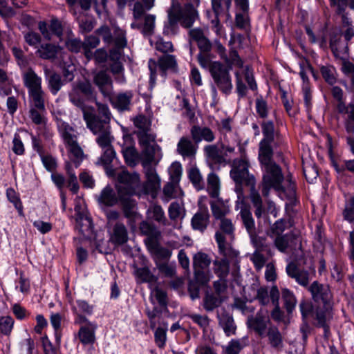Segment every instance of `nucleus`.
Returning <instances> with one entry per match:
<instances>
[{
  "instance_id": "58836bf2",
  "label": "nucleus",
  "mask_w": 354,
  "mask_h": 354,
  "mask_svg": "<svg viewBox=\"0 0 354 354\" xmlns=\"http://www.w3.org/2000/svg\"><path fill=\"white\" fill-rule=\"evenodd\" d=\"M58 129L66 145L77 141L75 129L68 123L65 122H59Z\"/></svg>"
},
{
  "instance_id": "a19ab883",
  "label": "nucleus",
  "mask_w": 354,
  "mask_h": 354,
  "mask_svg": "<svg viewBox=\"0 0 354 354\" xmlns=\"http://www.w3.org/2000/svg\"><path fill=\"white\" fill-rule=\"evenodd\" d=\"M221 296L207 292L203 299V308L207 312L213 311L223 303Z\"/></svg>"
},
{
  "instance_id": "a18cd8bd",
  "label": "nucleus",
  "mask_w": 354,
  "mask_h": 354,
  "mask_svg": "<svg viewBox=\"0 0 354 354\" xmlns=\"http://www.w3.org/2000/svg\"><path fill=\"white\" fill-rule=\"evenodd\" d=\"M281 296L283 301L284 308L288 314H291L297 305V299L293 292L288 288L281 290Z\"/></svg>"
},
{
  "instance_id": "ea45409f",
  "label": "nucleus",
  "mask_w": 354,
  "mask_h": 354,
  "mask_svg": "<svg viewBox=\"0 0 354 354\" xmlns=\"http://www.w3.org/2000/svg\"><path fill=\"white\" fill-rule=\"evenodd\" d=\"M210 202L211 210L213 216L216 220L225 218V216L230 212L228 205H227L221 198Z\"/></svg>"
},
{
  "instance_id": "6e6552de",
  "label": "nucleus",
  "mask_w": 354,
  "mask_h": 354,
  "mask_svg": "<svg viewBox=\"0 0 354 354\" xmlns=\"http://www.w3.org/2000/svg\"><path fill=\"white\" fill-rule=\"evenodd\" d=\"M230 68L218 62H213L210 66V74L216 86L226 95L231 93L233 88Z\"/></svg>"
},
{
  "instance_id": "f8f14e48",
  "label": "nucleus",
  "mask_w": 354,
  "mask_h": 354,
  "mask_svg": "<svg viewBox=\"0 0 354 354\" xmlns=\"http://www.w3.org/2000/svg\"><path fill=\"white\" fill-rule=\"evenodd\" d=\"M146 180L144 183H140L142 195H153L160 187V179L158 176L156 169L151 165L143 167Z\"/></svg>"
},
{
  "instance_id": "a211bd4d",
  "label": "nucleus",
  "mask_w": 354,
  "mask_h": 354,
  "mask_svg": "<svg viewBox=\"0 0 354 354\" xmlns=\"http://www.w3.org/2000/svg\"><path fill=\"white\" fill-rule=\"evenodd\" d=\"M314 317L317 322V326L324 328V336L328 337L330 334V327L328 322L332 318L330 304L323 305L322 307H317Z\"/></svg>"
},
{
  "instance_id": "c756f323",
  "label": "nucleus",
  "mask_w": 354,
  "mask_h": 354,
  "mask_svg": "<svg viewBox=\"0 0 354 354\" xmlns=\"http://www.w3.org/2000/svg\"><path fill=\"white\" fill-rule=\"evenodd\" d=\"M266 335L268 337V344L275 351H281L283 346V337L278 328L272 326H270L266 332Z\"/></svg>"
},
{
  "instance_id": "e433bc0d",
  "label": "nucleus",
  "mask_w": 354,
  "mask_h": 354,
  "mask_svg": "<svg viewBox=\"0 0 354 354\" xmlns=\"http://www.w3.org/2000/svg\"><path fill=\"white\" fill-rule=\"evenodd\" d=\"M211 3L215 15H225L227 19L231 17L229 10L232 6V0H211Z\"/></svg>"
},
{
  "instance_id": "338daca9",
  "label": "nucleus",
  "mask_w": 354,
  "mask_h": 354,
  "mask_svg": "<svg viewBox=\"0 0 354 354\" xmlns=\"http://www.w3.org/2000/svg\"><path fill=\"white\" fill-rule=\"evenodd\" d=\"M189 317L196 324L204 333L207 332V328L209 326L210 319L207 315H201L199 314H190Z\"/></svg>"
},
{
  "instance_id": "ddd939ff",
  "label": "nucleus",
  "mask_w": 354,
  "mask_h": 354,
  "mask_svg": "<svg viewBox=\"0 0 354 354\" xmlns=\"http://www.w3.org/2000/svg\"><path fill=\"white\" fill-rule=\"evenodd\" d=\"M308 290L315 303L323 305L330 304L332 295L328 286L315 281L308 287Z\"/></svg>"
},
{
  "instance_id": "b1692460",
  "label": "nucleus",
  "mask_w": 354,
  "mask_h": 354,
  "mask_svg": "<svg viewBox=\"0 0 354 354\" xmlns=\"http://www.w3.org/2000/svg\"><path fill=\"white\" fill-rule=\"evenodd\" d=\"M189 36L191 39L196 42L200 52L208 53L212 51V44L211 41L205 35L202 29H190L189 31Z\"/></svg>"
},
{
  "instance_id": "c85d7f7f",
  "label": "nucleus",
  "mask_w": 354,
  "mask_h": 354,
  "mask_svg": "<svg viewBox=\"0 0 354 354\" xmlns=\"http://www.w3.org/2000/svg\"><path fill=\"white\" fill-rule=\"evenodd\" d=\"M96 328L97 325L94 323H89L87 326H81L78 332L80 341L84 345L94 344Z\"/></svg>"
},
{
  "instance_id": "4d7b16f0",
  "label": "nucleus",
  "mask_w": 354,
  "mask_h": 354,
  "mask_svg": "<svg viewBox=\"0 0 354 354\" xmlns=\"http://www.w3.org/2000/svg\"><path fill=\"white\" fill-rule=\"evenodd\" d=\"M136 274L142 282L155 283L158 281V277L147 267L137 268Z\"/></svg>"
},
{
  "instance_id": "7ed1b4c3",
  "label": "nucleus",
  "mask_w": 354,
  "mask_h": 354,
  "mask_svg": "<svg viewBox=\"0 0 354 354\" xmlns=\"http://www.w3.org/2000/svg\"><path fill=\"white\" fill-rule=\"evenodd\" d=\"M69 101L76 107L79 108L83 115L84 121L95 116V109L87 106L86 102L96 101L95 94L91 84L88 81H79L72 84L71 90L68 93Z\"/></svg>"
},
{
  "instance_id": "393cba45",
  "label": "nucleus",
  "mask_w": 354,
  "mask_h": 354,
  "mask_svg": "<svg viewBox=\"0 0 354 354\" xmlns=\"http://www.w3.org/2000/svg\"><path fill=\"white\" fill-rule=\"evenodd\" d=\"M209 223V214L207 207H200L193 216L191 225L194 230L204 232Z\"/></svg>"
},
{
  "instance_id": "864d4df0",
  "label": "nucleus",
  "mask_w": 354,
  "mask_h": 354,
  "mask_svg": "<svg viewBox=\"0 0 354 354\" xmlns=\"http://www.w3.org/2000/svg\"><path fill=\"white\" fill-rule=\"evenodd\" d=\"M122 154L126 163L130 167L136 166L139 160L137 150L133 147H127L122 149Z\"/></svg>"
},
{
  "instance_id": "052dcab7",
  "label": "nucleus",
  "mask_w": 354,
  "mask_h": 354,
  "mask_svg": "<svg viewBox=\"0 0 354 354\" xmlns=\"http://www.w3.org/2000/svg\"><path fill=\"white\" fill-rule=\"evenodd\" d=\"M95 33L100 35L106 44L109 45L115 42V29L112 33L108 26H102L95 30Z\"/></svg>"
},
{
  "instance_id": "6ab92c4d",
  "label": "nucleus",
  "mask_w": 354,
  "mask_h": 354,
  "mask_svg": "<svg viewBox=\"0 0 354 354\" xmlns=\"http://www.w3.org/2000/svg\"><path fill=\"white\" fill-rule=\"evenodd\" d=\"M329 44L331 51L337 58L342 59L348 53V44L342 40V33L339 30L330 32Z\"/></svg>"
},
{
  "instance_id": "09e8293b",
  "label": "nucleus",
  "mask_w": 354,
  "mask_h": 354,
  "mask_svg": "<svg viewBox=\"0 0 354 354\" xmlns=\"http://www.w3.org/2000/svg\"><path fill=\"white\" fill-rule=\"evenodd\" d=\"M220 190V180L214 172L209 174L207 176V192L212 198L218 197Z\"/></svg>"
},
{
  "instance_id": "72a5a7b5",
  "label": "nucleus",
  "mask_w": 354,
  "mask_h": 354,
  "mask_svg": "<svg viewBox=\"0 0 354 354\" xmlns=\"http://www.w3.org/2000/svg\"><path fill=\"white\" fill-rule=\"evenodd\" d=\"M119 201L120 202L124 216L128 219H133L136 212L134 208L136 205V202L131 196H119Z\"/></svg>"
},
{
  "instance_id": "5fc2aeb1",
  "label": "nucleus",
  "mask_w": 354,
  "mask_h": 354,
  "mask_svg": "<svg viewBox=\"0 0 354 354\" xmlns=\"http://www.w3.org/2000/svg\"><path fill=\"white\" fill-rule=\"evenodd\" d=\"M67 146L68 147L69 152L71 154V159L75 163V167H77L83 159V151L79 146L77 141L74 142V143L68 144Z\"/></svg>"
},
{
  "instance_id": "3c124183",
  "label": "nucleus",
  "mask_w": 354,
  "mask_h": 354,
  "mask_svg": "<svg viewBox=\"0 0 354 354\" xmlns=\"http://www.w3.org/2000/svg\"><path fill=\"white\" fill-rule=\"evenodd\" d=\"M250 237L255 248V251H259L260 253L266 252L268 255L272 256L270 245L266 243L265 239L258 236L257 232L255 233L254 236H250Z\"/></svg>"
},
{
  "instance_id": "dca6fc26",
  "label": "nucleus",
  "mask_w": 354,
  "mask_h": 354,
  "mask_svg": "<svg viewBox=\"0 0 354 354\" xmlns=\"http://www.w3.org/2000/svg\"><path fill=\"white\" fill-rule=\"evenodd\" d=\"M286 272L288 276L302 287H308L310 274L308 270L299 268L295 261H291L286 266Z\"/></svg>"
},
{
  "instance_id": "412c9836",
  "label": "nucleus",
  "mask_w": 354,
  "mask_h": 354,
  "mask_svg": "<svg viewBox=\"0 0 354 354\" xmlns=\"http://www.w3.org/2000/svg\"><path fill=\"white\" fill-rule=\"evenodd\" d=\"M44 75L47 82L48 88L53 95H56L66 84L61 75L47 67H44Z\"/></svg>"
},
{
  "instance_id": "79ce46f5",
  "label": "nucleus",
  "mask_w": 354,
  "mask_h": 354,
  "mask_svg": "<svg viewBox=\"0 0 354 354\" xmlns=\"http://www.w3.org/2000/svg\"><path fill=\"white\" fill-rule=\"evenodd\" d=\"M213 270L221 279H225L230 272V263L226 259H216L213 261Z\"/></svg>"
},
{
  "instance_id": "4be33fe9",
  "label": "nucleus",
  "mask_w": 354,
  "mask_h": 354,
  "mask_svg": "<svg viewBox=\"0 0 354 354\" xmlns=\"http://www.w3.org/2000/svg\"><path fill=\"white\" fill-rule=\"evenodd\" d=\"M22 80L24 86L28 89V93L42 88L41 77L31 67L23 72Z\"/></svg>"
},
{
  "instance_id": "8fccbe9b",
  "label": "nucleus",
  "mask_w": 354,
  "mask_h": 354,
  "mask_svg": "<svg viewBox=\"0 0 354 354\" xmlns=\"http://www.w3.org/2000/svg\"><path fill=\"white\" fill-rule=\"evenodd\" d=\"M104 153L100 158V160L102 165L104 166L106 173L109 176H113L114 174L113 169H109V167L111 164L113 160L115 158V152L113 149V146L102 149Z\"/></svg>"
},
{
  "instance_id": "2f4dec72",
  "label": "nucleus",
  "mask_w": 354,
  "mask_h": 354,
  "mask_svg": "<svg viewBox=\"0 0 354 354\" xmlns=\"http://www.w3.org/2000/svg\"><path fill=\"white\" fill-rule=\"evenodd\" d=\"M119 201V195H116L114 190L110 187H105L101 192L98 202L107 207L114 206Z\"/></svg>"
},
{
  "instance_id": "bf43d9fd",
  "label": "nucleus",
  "mask_w": 354,
  "mask_h": 354,
  "mask_svg": "<svg viewBox=\"0 0 354 354\" xmlns=\"http://www.w3.org/2000/svg\"><path fill=\"white\" fill-rule=\"evenodd\" d=\"M292 225L290 218H280L274 222L271 227L272 233L274 235H281L286 229Z\"/></svg>"
},
{
  "instance_id": "680f3d73",
  "label": "nucleus",
  "mask_w": 354,
  "mask_h": 354,
  "mask_svg": "<svg viewBox=\"0 0 354 354\" xmlns=\"http://www.w3.org/2000/svg\"><path fill=\"white\" fill-rule=\"evenodd\" d=\"M134 125L138 129L136 132H146L151 131V122L143 115H139L133 120Z\"/></svg>"
},
{
  "instance_id": "de8ad7c7",
  "label": "nucleus",
  "mask_w": 354,
  "mask_h": 354,
  "mask_svg": "<svg viewBox=\"0 0 354 354\" xmlns=\"http://www.w3.org/2000/svg\"><path fill=\"white\" fill-rule=\"evenodd\" d=\"M218 227L219 230L216 232L215 236L220 234L223 239L226 240V236L232 237L234 235V226L230 219L227 218L219 219Z\"/></svg>"
},
{
  "instance_id": "473e14b6",
  "label": "nucleus",
  "mask_w": 354,
  "mask_h": 354,
  "mask_svg": "<svg viewBox=\"0 0 354 354\" xmlns=\"http://www.w3.org/2000/svg\"><path fill=\"white\" fill-rule=\"evenodd\" d=\"M279 290L276 286H273L270 288V299L272 304L274 306V309L271 312V317L274 321H281L283 318V313L279 307Z\"/></svg>"
},
{
  "instance_id": "f704fd0d",
  "label": "nucleus",
  "mask_w": 354,
  "mask_h": 354,
  "mask_svg": "<svg viewBox=\"0 0 354 354\" xmlns=\"http://www.w3.org/2000/svg\"><path fill=\"white\" fill-rule=\"evenodd\" d=\"M216 241L218 244L219 252L223 256V259H233L239 255V252L229 246L226 240H224L220 234L216 235Z\"/></svg>"
},
{
  "instance_id": "69168bd1",
  "label": "nucleus",
  "mask_w": 354,
  "mask_h": 354,
  "mask_svg": "<svg viewBox=\"0 0 354 354\" xmlns=\"http://www.w3.org/2000/svg\"><path fill=\"white\" fill-rule=\"evenodd\" d=\"M67 187L70 189L73 194H77L80 189L77 178L75 171L70 167H67Z\"/></svg>"
},
{
  "instance_id": "20e7f679",
  "label": "nucleus",
  "mask_w": 354,
  "mask_h": 354,
  "mask_svg": "<svg viewBox=\"0 0 354 354\" xmlns=\"http://www.w3.org/2000/svg\"><path fill=\"white\" fill-rule=\"evenodd\" d=\"M249 167L250 162L245 157L235 158L232 163L230 174L235 183V192L239 200L243 199V185L249 187L256 184L255 177L249 173Z\"/></svg>"
},
{
  "instance_id": "aec40b11",
  "label": "nucleus",
  "mask_w": 354,
  "mask_h": 354,
  "mask_svg": "<svg viewBox=\"0 0 354 354\" xmlns=\"http://www.w3.org/2000/svg\"><path fill=\"white\" fill-rule=\"evenodd\" d=\"M133 95V92L129 90L120 92L114 97L111 95V97L108 99L115 109L120 112H124L130 111Z\"/></svg>"
},
{
  "instance_id": "13d9d810",
  "label": "nucleus",
  "mask_w": 354,
  "mask_h": 354,
  "mask_svg": "<svg viewBox=\"0 0 354 354\" xmlns=\"http://www.w3.org/2000/svg\"><path fill=\"white\" fill-rule=\"evenodd\" d=\"M79 232L87 239H91L93 235V224L91 218L77 223Z\"/></svg>"
},
{
  "instance_id": "6e6d98bb",
  "label": "nucleus",
  "mask_w": 354,
  "mask_h": 354,
  "mask_svg": "<svg viewBox=\"0 0 354 354\" xmlns=\"http://www.w3.org/2000/svg\"><path fill=\"white\" fill-rule=\"evenodd\" d=\"M110 71L114 75L115 80L120 83L124 84L126 82V78L124 75V66L121 62H112L110 64Z\"/></svg>"
},
{
  "instance_id": "603ef678",
  "label": "nucleus",
  "mask_w": 354,
  "mask_h": 354,
  "mask_svg": "<svg viewBox=\"0 0 354 354\" xmlns=\"http://www.w3.org/2000/svg\"><path fill=\"white\" fill-rule=\"evenodd\" d=\"M188 177L194 187L198 189H203L205 183L199 169L196 167H192L188 170Z\"/></svg>"
},
{
  "instance_id": "0eeeda50",
  "label": "nucleus",
  "mask_w": 354,
  "mask_h": 354,
  "mask_svg": "<svg viewBox=\"0 0 354 354\" xmlns=\"http://www.w3.org/2000/svg\"><path fill=\"white\" fill-rule=\"evenodd\" d=\"M117 179L118 184L116 187L119 196L142 195V188L140 187V178L138 174H131L124 170L118 174Z\"/></svg>"
},
{
  "instance_id": "1a4fd4ad",
  "label": "nucleus",
  "mask_w": 354,
  "mask_h": 354,
  "mask_svg": "<svg viewBox=\"0 0 354 354\" xmlns=\"http://www.w3.org/2000/svg\"><path fill=\"white\" fill-rule=\"evenodd\" d=\"M192 261L194 279L201 284H207L212 278L209 270L211 258L205 252H198L194 255Z\"/></svg>"
},
{
  "instance_id": "2eb2a0df",
  "label": "nucleus",
  "mask_w": 354,
  "mask_h": 354,
  "mask_svg": "<svg viewBox=\"0 0 354 354\" xmlns=\"http://www.w3.org/2000/svg\"><path fill=\"white\" fill-rule=\"evenodd\" d=\"M237 209H240L239 216L243 225L250 236H254L257 232L254 219L250 211V207L244 203V198L236 201Z\"/></svg>"
},
{
  "instance_id": "e2e57ef3",
  "label": "nucleus",
  "mask_w": 354,
  "mask_h": 354,
  "mask_svg": "<svg viewBox=\"0 0 354 354\" xmlns=\"http://www.w3.org/2000/svg\"><path fill=\"white\" fill-rule=\"evenodd\" d=\"M154 255H155V263L157 264L158 262H166L167 261L171 256V251L168 248L161 247L159 245H156L153 248Z\"/></svg>"
},
{
  "instance_id": "cd10ccee",
  "label": "nucleus",
  "mask_w": 354,
  "mask_h": 354,
  "mask_svg": "<svg viewBox=\"0 0 354 354\" xmlns=\"http://www.w3.org/2000/svg\"><path fill=\"white\" fill-rule=\"evenodd\" d=\"M218 324L223 328L226 336L230 337L235 335L236 326L234 323L232 315L226 311L218 314Z\"/></svg>"
},
{
  "instance_id": "f3484780",
  "label": "nucleus",
  "mask_w": 354,
  "mask_h": 354,
  "mask_svg": "<svg viewBox=\"0 0 354 354\" xmlns=\"http://www.w3.org/2000/svg\"><path fill=\"white\" fill-rule=\"evenodd\" d=\"M93 82L105 98L113 95V84L111 76L105 71H100L93 77Z\"/></svg>"
},
{
  "instance_id": "f03ea898",
  "label": "nucleus",
  "mask_w": 354,
  "mask_h": 354,
  "mask_svg": "<svg viewBox=\"0 0 354 354\" xmlns=\"http://www.w3.org/2000/svg\"><path fill=\"white\" fill-rule=\"evenodd\" d=\"M97 114L86 120L87 128L97 135L96 142L102 148L112 147L113 137L111 135V113L107 104L96 102Z\"/></svg>"
},
{
  "instance_id": "7c9ffc66",
  "label": "nucleus",
  "mask_w": 354,
  "mask_h": 354,
  "mask_svg": "<svg viewBox=\"0 0 354 354\" xmlns=\"http://www.w3.org/2000/svg\"><path fill=\"white\" fill-rule=\"evenodd\" d=\"M249 187L250 201L255 209L254 214L259 218L261 217L265 210L263 200L258 190L256 189V184L251 185Z\"/></svg>"
},
{
  "instance_id": "c9c22d12",
  "label": "nucleus",
  "mask_w": 354,
  "mask_h": 354,
  "mask_svg": "<svg viewBox=\"0 0 354 354\" xmlns=\"http://www.w3.org/2000/svg\"><path fill=\"white\" fill-rule=\"evenodd\" d=\"M28 94L30 104L37 109L45 111L46 94L43 88L28 92Z\"/></svg>"
},
{
  "instance_id": "0e129e2a",
  "label": "nucleus",
  "mask_w": 354,
  "mask_h": 354,
  "mask_svg": "<svg viewBox=\"0 0 354 354\" xmlns=\"http://www.w3.org/2000/svg\"><path fill=\"white\" fill-rule=\"evenodd\" d=\"M6 196L8 201L15 205V208L18 211L19 214L23 216V205L16 192L13 189L9 188L6 191Z\"/></svg>"
},
{
  "instance_id": "f257e3e1",
  "label": "nucleus",
  "mask_w": 354,
  "mask_h": 354,
  "mask_svg": "<svg viewBox=\"0 0 354 354\" xmlns=\"http://www.w3.org/2000/svg\"><path fill=\"white\" fill-rule=\"evenodd\" d=\"M261 127L263 138L259 143L258 160L263 176L259 188L262 195L268 197L272 188L283 191L282 183L284 176L281 167L274 160V150L282 147L284 141L280 133L275 130L272 121H263Z\"/></svg>"
},
{
  "instance_id": "39448f33",
  "label": "nucleus",
  "mask_w": 354,
  "mask_h": 354,
  "mask_svg": "<svg viewBox=\"0 0 354 354\" xmlns=\"http://www.w3.org/2000/svg\"><path fill=\"white\" fill-rule=\"evenodd\" d=\"M201 0H191L183 6L180 3H176L173 7H170V12L176 16L180 25L186 29L191 28L196 19L199 18L197 8Z\"/></svg>"
},
{
  "instance_id": "37998d69",
  "label": "nucleus",
  "mask_w": 354,
  "mask_h": 354,
  "mask_svg": "<svg viewBox=\"0 0 354 354\" xmlns=\"http://www.w3.org/2000/svg\"><path fill=\"white\" fill-rule=\"evenodd\" d=\"M168 21L165 23L163 28L165 35L172 37L176 35L179 32L178 21L176 16L174 15L168 9Z\"/></svg>"
},
{
  "instance_id": "9b49d317",
  "label": "nucleus",
  "mask_w": 354,
  "mask_h": 354,
  "mask_svg": "<svg viewBox=\"0 0 354 354\" xmlns=\"http://www.w3.org/2000/svg\"><path fill=\"white\" fill-rule=\"evenodd\" d=\"M270 321L268 311L261 308L255 316L248 317L246 324L248 328L254 330L260 337H264Z\"/></svg>"
},
{
  "instance_id": "423d86ee",
  "label": "nucleus",
  "mask_w": 354,
  "mask_h": 354,
  "mask_svg": "<svg viewBox=\"0 0 354 354\" xmlns=\"http://www.w3.org/2000/svg\"><path fill=\"white\" fill-rule=\"evenodd\" d=\"M234 151V147L225 145L222 142L207 145L203 148L206 160L212 167L214 165H226L230 162V156Z\"/></svg>"
},
{
  "instance_id": "bb28decb",
  "label": "nucleus",
  "mask_w": 354,
  "mask_h": 354,
  "mask_svg": "<svg viewBox=\"0 0 354 354\" xmlns=\"http://www.w3.org/2000/svg\"><path fill=\"white\" fill-rule=\"evenodd\" d=\"M128 231L126 226L121 222H117L113 227L110 236V241L117 245H121L128 241Z\"/></svg>"
},
{
  "instance_id": "4468645a",
  "label": "nucleus",
  "mask_w": 354,
  "mask_h": 354,
  "mask_svg": "<svg viewBox=\"0 0 354 354\" xmlns=\"http://www.w3.org/2000/svg\"><path fill=\"white\" fill-rule=\"evenodd\" d=\"M113 47L110 49L109 57L111 62H120L123 50L127 46L126 32L119 27L115 28V42Z\"/></svg>"
},
{
  "instance_id": "a878e982",
  "label": "nucleus",
  "mask_w": 354,
  "mask_h": 354,
  "mask_svg": "<svg viewBox=\"0 0 354 354\" xmlns=\"http://www.w3.org/2000/svg\"><path fill=\"white\" fill-rule=\"evenodd\" d=\"M198 147L187 137H182L178 145L177 151L183 158H194Z\"/></svg>"
},
{
  "instance_id": "49530a36",
  "label": "nucleus",
  "mask_w": 354,
  "mask_h": 354,
  "mask_svg": "<svg viewBox=\"0 0 354 354\" xmlns=\"http://www.w3.org/2000/svg\"><path fill=\"white\" fill-rule=\"evenodd\" d=\"M58 50L57 47L52 44H45L40 45L36 53L44 59H50L56 57Z\"/></svg>"
},
{
  "instance_id": "774afa93",
  "label": "nucleus",
  "mask_w": 354,
  "mask_h": 354,
  "mask_svg": "<svg viewBox=\"0 0 354 354\" xmlns=\"http://www.w3.org/2000/svg\"><path fill=\"white\" fill-rule=\"evenodd\" d=\"M257 299L261 306H266L269 304L270 299V290L266 286H261L257 290L255 296Z\"/></svg>"
},
{
  "instance_id": "9d476101",
  "label": "nucleus",
  "mask_w": 354,
  "mask_h": 354,
  "mask_svg": "<svg viewBox=\"0 0 354 354\" xmlns=\"http://www.w3.org/2000/svg\"><path fill=\"white\" fill-rule=\"evenodd\" d=\"M159 67L161 75H166L167 71L176 72L178 71V64L176 57L173 55L166 54L158 58V62L150 59L148 62V67L150 71V83L154 84L156 78L157 67Z\"/></svg>"
},
{
  "instance_id": "4c0bfd02",
  "label": "nucleus",
  "mask_w": 354,
  "mask_h": 354,
  "mask_svg": "<svg viewBox=\"0 0 354 354\" xmlns=\"http://www.w3.org/2000/svg\"><path fill=\"white\" fill-rule=\"evenodd\" d=\"M160 151V147L156 143L142 147V166L151 165V163L155 160L156 154Z\"/></svg>"
},
{
  "instance_id": "5701e85b",
  "label": "nucleus",
  "mask_w": 354,
  "mask_h": 354,
  "mask_svg": "<svg viewBox=\"0 0 354 354\" xmlns=\"http://www.w3.org/2000/svg\"><path fill=\"white\" fill-rule=\"evenodd\" d=\"M192 138L196 145L202 140L212 142L215 140V134L213 131L207 127L194 125L190 130Z\"/></svg>"
},
{
  "instance_id": "c03bdc74",
  "label": "nucleus",
  "mask_w": 354,
  "mask_h": 354,
  "mask_svg": "<svg viewBox=\"0 0 354 354\" xmlns=\"http://www.w3.org/2000/svg\"><path fill=\"white\" fill-rule=\"evenodd\" d=\"M248 337L232 339L224 348L225 354H239L248 345Z\"/></svg>"
}]
</instances>
